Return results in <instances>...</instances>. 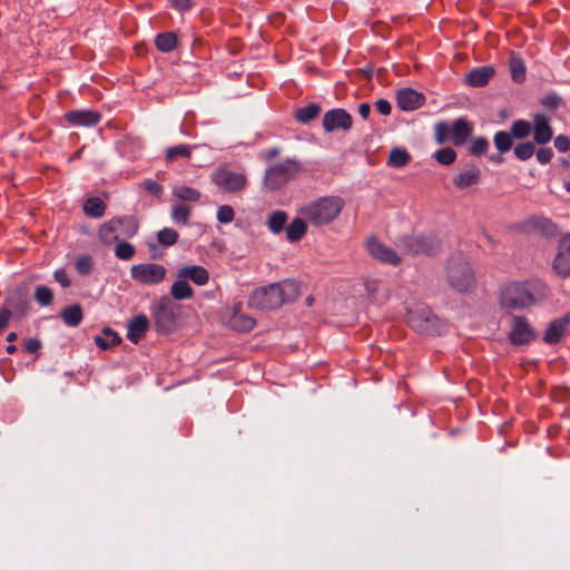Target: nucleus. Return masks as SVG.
<instances>
[{
	"mask_svg": "<svg viewBox=\"0 0 570 570\" xmlns=\"http://www.w3.org/2000/svg\"><path fill=\"white\" fill-rule=\"evenodd\" d=\"M534 154L538 161L542 165L550 163L553 157V150L550 147L540 148Z\"/></svg>",
	"mask_w": 570,
	"mask_h": 570,
	"instance_id": "53",
	"label": "nucleus"
},
{
	"mask_svg": "<svg viewBox=\"0 0 570 570\" xmlns=\"http://www.w3.org/2000/svg\"><path fill=\"white\" fill-rule=\"evenodd\" d=\"M191 155V149L187 145H178L167 148L166 150V160L171 163L176 160L178 157L189 158Z\"/></svg>",
	"mask_w": 570,
	"mask_h": 570,
	"instance_id": "44",
	"label": "nucleus"
},
{
	"mask_svg": "<svg viewBox=\"0 0 570 570\" xmlns=\"http://www.w3.org/2000/svg\"><path fill=\"white\" fill-rule=\"evenodd\" d=\"M344 200L338 196H324L299 207L298 213L313 226H323L338 217Z\"/></svg>",
	"mask_w": 570,
	"mask_h": 570,
	"instance_id": "3",
	"label": "nucleus"
},
{
	"mask_svg": "<svg viewBox=\"0 0 570 570\" xmlns=\"http://www.w3.org/2000/svg\"><path fill=\"white\" fill-rule=\"evenodd\" d=\"M8 307L12 314L23 316L29 309L28 294L24 289L18 288L9 293L6 298L4 306Z\"/></svg>",
	"mask_w": 570,
	"mask_h": 570,
	"instance_id": "19",
	"label": "nucleus"
},
{
	"mask_svg": "<svg viewBox=\"0 0 570 570\" xmlns=\"http://www.w3.org/2000/svg\"><path fill=\"white\" fill-rule=\"evenodd\" d=\"M167 268L156 263H140L130 267V277L142 285L155 286L164 282Z\"/></svg>",
	"mask_w": 570,
	"mask_h": 570,
	"instance_id": "9",
	"label": "nucleus"
},
{
	"mask_svg": "<svg viewBox=\"0 0 570 570\" xmlns=\"http://www.w3.org/2000/svg\"><path fill=\"white\" fill-rule=\"evenodd\" d=\"M288 215L284 210H274L268 216L266 225L273 234H279L285 229Z\"/></svg>",
	"mask_w": 570,
	"mask_h": 570,
	"instance_id": "30",
	"label": "nucleus"
},
{
	"mask_svg": "<svg viewBox=\"0 0 570 570\" xmlns=\"http://www.w3.org/2000/svg\"><path fill=\"white\" fill-rule=\"evenodd\" d=\"M364 286H365V292H366L367 297L371 301H374L375 299V293H376V291L379 288V282L374 281V279H370V281L365 282Z\"/></svg>",
	"mask_w": 570,
	"mask_h": 570,
	"instance_id": "56",
	"label": "nucleus"
},
{
	"mask_svg": "<svg viewBox=\"0 0 570 570\" xmlns=\"http://www.w3.org/2000/svg\"><path fill=\"white\" fill-rule=\"evenodd\" d=\"M299 295L298 283L283 279L255 288L247 301V306L257 311H272L295 301Z\"/></svg>",
	"mask_w": 570,
	"mask_h": 570,
	"instance_id": "2",
	"label": "nucleus"
},
{
	"mask_svg": "<svg viewBox=\"0 0 570 570\" xmlns=\"http://www.w3.org/2000/svg\"><path fill=\"white\" fill-rule=\"evenodd\" d=\"M170 295L177 301H183L191 298L194 291L184 278H177L170 287Z\"/></svg>",
	"mask_w": 570,
	"mask_h": 570,
	"instance_id": "31",
	"label": "nucleus"
},
{
	"mask_svg": "<svg viewBox=\"0 0 570 570\" xmlns=\"http://www.w3.org/2000/svg\"><path fill=\"white\" fill-rule=\"evenodd\" d=\"M396 101L400 109L412 111L423 105L424 96L412 88H403L397 91Z\"/></svg>",
	"mask_w": 570,
	"mask_h": 570,
	"instance_id": "18",
	"label": "nucleus"
},
{
	"mask_svg": "<svg viewBox=\"0 0 570 570\" xmlns=\"http://www.w3.org/2000/svg\"><path fill=\"white\" fill-rule=\"evenodd\" d=\"M537 336L535 331L524 316H514L509 334L513 345H525L532 342Z\"/></svg>",
	"mask_w": 570,
	"mask_h": 570,
	"instance_id": "11",
	"label": "nucleus"
},
{
	"mask_svg": "<svg viewBox=\"0 0 570 570\" xmlns=\"http://www.w3.org/2000/svg\"><path fill=\"white\" fill-rule=\"evenodd\" d=\"M136 254V248L132 244L120 240L115 246V256L120 261H130Z\"/></svg>",
	"mask_w": 570,
	"mask_h": 570,
	"instance_id": "40",
	"label": "nucleus"
},
{
	"mask_svg": "<svg viewBox=\"0 0 570 570\" xmlns=\"http://www.w3.org/2000/svg\"><path fill=\"white\" fill-rule=\"evenodd\" d=\"M409 324L415 331L429 335H440L443 332L441 320L425 307L410 312Z\"/></svg>",
	"mask_w": 570,
	"mask_h": 570,
	"instance_id": "8",
	"label": "nucleus"
},
{
	"mask_svg": "<svg viewBox=\"0 0 570 570\" xmlns=\"http://www.w3.org/2000/svg\"><path fill=\"white\" fill-rule=\"evenodd\" d=\"M552 268L558 276L562 278L570 277V234L559 240Z\"/></svg>",
	"mask_w": 570,
	"mask_h": 570,
	"instance_id": "13",
	"label": "nucleus"
},
{
	"mask_svg": "<svg viewBox=\"0 0 570 570\" xmlns=\"http://www.w3.org/2000/svg\"><path fill=\"white\" fill-rule=\"evenodd\" d=\"M235 212L229 205H222L217 209V220L222 224H228L234 220Z\"/></svg>",
	"mask_w": 570,
	"mask_h": 570,
	"instance_id": "50",
	"label": "nucleus"
},
{
	"mask_svg": "<svg viewBox=\"0 0 570 570\" xmlns=\"http://www.w3.org/2000/svg\"><path fill=\"white\" fill-rule=\"evenodd\" d=\"M548 287L540 279L510 282L500 289L499 303L504 309H525L547 297Z\"/></svg>",
	"mask_w": 570,
	"mask_h": 570,
	"instance_id": "1",
	"label": "nucleus"
},
{
	"mask_svg": "<svg viewBox=\"0 0 570 570\" xmlns=\"http://www.w3.org/2000/svg\"><path fill=\"white\" fill-rule=\"evenodd\" d=\"M554 147L560 153H566L570 149V138L566 135H559L554 138Z\"/></svg>",
	"mask_w": 570,
	"mask_h": 570,
	"instance_id": "54",
	"label": "nucleus"
},
{
	"mask_svg": "<svg viewBox=\"0 0 570 570\" xmlns=\"http://www.w3.org/2000/svg\"><path fill=\"white\" fill-rule=\"evenodd\" d=\"M307 220L302 217L294 218L291 224L285 227L286 238L289 243L301 240L307 232Z\"/></svg>",
	"mask_w": 570,
	"mask_h": 570,
	"instance_id": "26",
	"label": "nucleus"
},
{
	"mask_svg": "<svg viewBox=\"0 0 570 570\" xmlns=\"http://www.w3.org/2000/svg\"><path fill=\"white\" fill-rule=\"evenodd\" d=\"M434 139L438 145L450 140V126L446 122L440 121L434 126Z\"/></svg>",
	"mask_w": 570,
	"mask_h": 570,
	"instance_id": "49",
	"label": "nucleus"
},
{
	"mask_svg": "<svg viewBox=\"0 0 570 570\" xmlns=\"http://www.w3.org/2000/svg\"><path fill=\"white\" fill-rule=\"evenodd\" d=\"M473 126L464 118L455 119L450 126V141L459 147L465 144L472 134Z\"/></svg>",
	"mask_w": 570,
	"mask_h": 570,
	"instance_id": "21",
	"label": "nucleus"
},
{
	"mask_svg": "<svg viewBox=\"0 0 570 570\" xmlns=\"http://www.w3.org/2000/svg\"><path fill=\"white\" fill-rule=\"evenodd\" d=\"M494 68L491 66H482L472 69L465 76V81L469 86L480 88L485 86L490 79L494 76Z\"/></svg>",
	"mask_w": 570,
	"mask_h": 570,
	"instance_id": "25",
	"label": "nucleus"
},
{
	"mask_svg": "<svg viewBox=\"0 0 570 570\" xmlns=\"http://www.w3.org/2000/svg\"><path fill=\"white\" fill-rule=\"evenodd\" d=\"M191 209L186 204H176L171 209V218L175 223L186 225L190 217Z\"/></svg>",
	"mask_w": 570,
	"mask_h": 570,
	"instance_id": "41",
	"label": "nucleus"
},
{
	"mask_svg": "<svg viewBox=\"0 0 570 570\" xmlns=\"http://www.w3.org/2000/svg\"><path fill=\"white\" fill-rule=\"evenodd\" d=\"M156 326L160 331H170L175 324V313L170 307V299L163 297L154 312Z\"/></svg>",
	"mask_w": 570,
	"mask_h": 570,
	"instance_id": "16",
	"label": "nucleus"
},
{
	"mask_svg": "<svg viewBox=\"0 0 570 570\" xmlns=\"http://www.w3.org/2000/svg\"><path fill=\"white\" fill-rule=\"evenodd\" d=\"M174 196L179 198L183 202H198L200 198V193L188 186H177L173 190Z\"/></svg>",
	"mask_w": 570,
	"mask_h": 570,
	"instance_id": "39",
	"label": "nucleus"
},
{
	"mask_svg": "<svg viewBox=\"0 0 570 570\" xmlns=\"http://www.w3.org/2000/svg\"><path fill=\"white\" fill-rule=\"evenodd\" d=\"M489 140L485 137H476L471 140L469 153L473 156H481L488 151Z\"/></svg>",
	"mask_w": 570,
	"mask_h": 570,
	"instance_id": "48",
	"label": "nucleus"
},
{
	"mask_svg": "<svg viewBox=\"0 0 570 570\" xmlns=\"http://www.w3.org/2000/svg\"><path fill=\"white\" fill-rule=\"evenodd\" d=\"M376 110L384 116H387L391 114L392 107L391 104L386 99H379L375 102Z\"/></svg>",
	"mask_w": 570,
	"mask_h": 570,
	"instance_id": "58",
	"label": "nucleus"
},
{
	"mask_svg": "<svg viewBox=\"0 0 570 570\" xmlns=\"http://www.w3.org/2000/svg\"><path fill=\"white\" fill-rule=\"evenodd\" d=\"M301 169V163L287 158L266 168L263 184L268 190H277L293 179Z\"/></svg>",
	"mask_w": 570,
	"mask_h": 570,
	"instance_id": "5",
	"label": "nucleus"
},
{
	"mask_svg": "<svg viewBox=\"0 0 570 570\" xmlns=\"http://www.w3.org/2000/svg\"><path fill=\"white\" fill-rule=\"evenodd\" d=\"M569 323L570 315H564L550 322L544 332L543 341L550 345L559 343L566 334Z\"/></svg>",
	"mask_w": 570,
	"mask_h": 570,
	"instance_id": "20",
	"label": "nucleus"
},
{
	"mask_svg": "<svg viewBox=\"0 0 570 570\" xmlns=\"http://www.w3.org/2000/svg\"><path fill=\"white\" fill-rule=\"evenodd\" d=\"M533 140L538 145H546L553 138V130L550 125V118L544 114L533 116Z\"/></svg>",
	"mask_w": 570,
	"mask_h": 570,
	"instance_id": "17",
	"label": "nucleus"
},
{
	"mask_svg": "<svg viewBox=\"0 0 570 570\" xmlns=\"http://www.w3.org/2000/svg\"><path fill=\"white\" fill-rule=\"evenodd\" d=\"M321 112V107L317 104H309L305 107L298 108L295 112V119L301 124H308L315 119Z\"/></svg>",
	"mask_w": 570,
	"mask_h": 570,
	"instance_id": "35",
	"label": "nucleus"
},
{
	"mask_svg": "<svg viewBox=\"0 0 570 570\" xmlns=\"http://www.w3.org/2000/svg\"><path fill=\"white\" fill-rule=\"evenodd\" d=\"M433 157L435 158V160L439 164L444 165V166H450L455 161L456 153L454 149L446 147V148H441V149L436 150L434 153Z\"/></svg>",
	"mask_w": 570,
	"mask_h": 570,
	"instance_id": "45",
	"label": "nucleus"
},
{
	"mask_svg": "<svg viewBox=\"0 0 570 570\" xmlns=\"http://www.w3.org/2000/svg\"><path fill=\"white\" fill-rule=\"evenodd\" d=\"M60 317L67 326L76 327L82 321V308L79 304L70 305L61 311Z\"/></svg>",
	"mask_w": 570,
	"mask_h": 570,
	"instance_id": "27",
	"label": "nucleus"
},
{
	"mask_svg": "<svg viewBox=\"0 0 570 570\" xmlns=\"http://www.w3.org/2000/svg\"><path fill=\"white\" fill-rule=\"evenodd\" d=\"M55 276V279L62 286V287H68L70 286L71 284V281L70 278L68 277V275L66 274V272L63 269H58L53 274Z\"/></svg>",
	"mask_w": 570,
	"mask_h": 570,
	"instance_id": "59",
	"label": "nucleus"
},
{
	"mask_svg": "<svg viewBox=\"0 0 570 570\" xmlns=\"http://www.w3.org/2000/svg\"><path fill=\"white\" fill-rule=\"evenodd\" d=\"M410 160L411 155L406 151V149L395 147L390 151L386 164L393 168H402L406 166Z\"/></svg>",
	"mask_w": 570,
	"mask_h": 570,
	"instance_id": "32",
	"label": "nucleus"
},
{
	"mask_svg": "<svg viewBox=\"0 0 570 570\" xmlns=\"http://www.w3.org/2000/svg\"><path fill=\"white\" fill-rule=\"evenodd\" d=\"M171 6L178 11H187L193 6V0H169Z\"/></svg>",
	"mask_w": 570,
	"mask_h": 570,
	"instance_id": "60",
	"label": "nucleus"
},
{
	"mask_svg": "<svg viewBox=\"0 0 570 570\" xmlns=\"http://www.w3.org/2000/svg\"><path fill=\"white\" fill-rule=\"evenodd\" d=\"M213 184L225 193L234 194L243 190L247 184V178L242 173L229 170L227 167H218L212 174Z\"/></svg>",
	"mask_w": 570,
	"mask_h": 570,
	"instance_id": "10",
	"label": "nucleus"
},
{
	"mask_svg": "<svg viewBox=\"0 0 570 570\" xmlns=\"http://www.w3.org/2000/svg\"><path fill=\"white\" fill-rule=\"evenodd\" d=\"M366 249L368 254L385 264H391L393 266H396L401 263V258L397 255V253L377 240L375 237H371L366 243Z\"/></svg>",
	"mask_w": 570,
	"mask_h": 570,
	"instance_id": "15",
	"label": "nucleus"
},
{
	"mask_svg": "<svg viewBox=\"0 0 570 570\" xmlns=\"http://www.w3.org/2000/svg\"><path fill=\"white\" fill-rule=\"evenodd\" d=\"M446 278L450 286L460 293L468 292L475 283L470 264L461 256L451 257L449 261Z\"/></svg>",
	"mask_w": 570,
	"mask_h": 570,
	"instance_id": "6",
	"label": "nucleus"
},
{
	"mask_svg": "<svg viewBox=\"0 0 570 570\" xmlns=\"http://www.w3.org/2000/svg\"><path fill=\"white\" fill-rule=\"evenodd\" d=\"M95 343L99 348L107 350L114 345L120 344L121 337L110 327H105L102 335H97L95 337Z\"/></svg>",
	"mask_w": 570,
	"mask_h": 570,
	"instance_id": "29",
	"label": "nucleus"
},
{
	"mask_svg": "<svg viewBox=\"0 0 570 570\" xmlns=\"http://www.w3.org/2000/svg\"><path fill=\"white\" fill-rule=\"evenodd\" d=\"M396 246L410 255H435L441 249L440 240L433 235H410L399 238Z\"/></svg>",
	"mask_w": 570,
	"mask_h": 570,
	"instance_id": "7",
	"label": "nucleus"
},
{
	"mask_svg": "<svg viewBox=\"0 0 570 570\" xmlns=\"http://www.w3.org/2000/svg\"><path fill=\"white\" fill-rule=\"evenodd\" d=\"M495 148L500 154L509 151L513 146V136L508 131H497L493 137Z\"/></svg>",
	"mask_w": 570,
	"mask_h": 570,
	"instance_id": "37",
	"label": "nucleus"
},
{
	"mask_svg": "<svg viewBox=\"0 0 570 570\" xmlns=\"http://www.w3.org/2000/svg\"><path fill=\"white\" fill-rule=\"evenodd\" d=\"M256 325V321L245 314L232 315L229 326L237 332H249Z\"/></svg>",
	"mask_w": 570,
	"mask_h": 570,
	"instance_id": "33",
	"label": "nucleus"
},
{
	"mask_svg": "<svg viewBox=\"0 0 570 570\" xmlns=\"http://www.w3.org/2000/svg\"><path fill=\"white\" fill-rule=\"evenodd\" d=\"M353 124L351 115L342 108H335L326 111L323 116V128L326 132L335 130L347 131Z\"/></svg>",
	"mask_w": 570,
	"mask_h": 570,
	"instance_id": "12",
	"label": "nucleus"
},
{
	"mask_svg": "<svg viewBox=\"0 0 570 570\" xmlns=\"http://www.w3.org/2000/svg\"><path fill=\"white\" fill-rule=\"evenodd\" d=\"M514 156L522 161L529 160L535 153V146L532 141L518 144L513 149Z\"/></svg>",
	"mask_w": 570,
	"mask_h": 570,
	"instance_id": "43",
	"label": "nucleus"
},
{
	"mask_svg": "<svg viewBox=\"0 0 570 570\" xmlns=\"http://www.w3.org/2000/svg\"><path fill=\"white\" fill-rule=\"evenodd\" d=\"M177 278H184L187 283L191 281L198 286H204L209 281V274L203 266L188 265L178 269Z\"/></svg>",
	"mask_w": 570,
	"mask_h": 570,
	"instance_id": "22",
	"label": "nucleus"
},
{
	"mask_svg": "<svg viewBox=\"0 0 570 570\" xmlns=\"http://www.w3.org/2000/svg\"><path fill=\"white\" fill-rule=\"evenodd\" d=\"M541 104L550 110H556L562 105V98L556 94L548 95L542 98Z\"/></svg>",
	"mask_w": 570,
	"mask_h": 570,
	"instance_id": "52",
	"label": "nucleus"
},
{
	"mask_svg": "<svg viewBox=\"0 0 570 570\" xmlns=\"http://www.w3.org/2000/svg\"><path fill=\"white\" fill-rule=\"evenodd\" d=\"M371 112V106L367 102H362L358 106V114L363 119H367Z\"/></svg>",
	"mask_w": 570,
	"mask_h": 570,
	"instance_id": "62",
	"label": "nucleus"
},
{
	"mask_svg": "<svg viewBox=\"0 0 570 570\" xmlns=\"http://www.w3.org/2000/svg\"><path fill=\"white\" fill-rule=\"evenodd\" d=\"M40 347H41V343L37 338H29L24 343V348L29 353H37L40 350Z\"/></svg>",
	"mask_w": 570,
	"mask_h": 570,
	"instance_id": "61",
	"label": "nucleus"
},
{
	"mask_svg": "<svg viewBox=\"0 0 570 570\" xmlns=\"http://www.w3.org/2000/svg\"><path fill=\"white\" fill-rule=\"evenodd\" d=\"M65 117H66V120L70 125L76 126V127L95 126L101 119V116L98 112L91 111V110H72V111H69L68 114H66Z\"/></svg>",
	"mask_w": 570,
	"mask_h": 570,
	"instance_id": "24",
	"label": "nucleus"
},
{
	"mask_svg": "<svg viewBox=\"0 0 570 570\" xmlns=\"http://www.w3.org/2000/svg\"><path fill=\"white\" fill-rule=\"evenodd\" d=\"M278 154H279V149H277V148H271V149H268V150L266 151V154H265V158H266L267 160H271V159L275 158Z\"/></svg>",
	"mask_w": 570,
	"mask_h": 570,
	"instance_id": "63",
	"label": "nucleus"
},
{
	"mask_svg": "<svg viewBox=\"0 0 570 570\" xmlns=\"http://www.w3.org/2000/svg\"><path fill=\"white\" fill-rule=\"evenodd\" d=\"M145 189L154 196L159 197L163 193V187L155 180L148 179L144 181Z\"/></svg>",
	"mask_w": 570,
	"mask_h": 570,
	"instance_id": "55",
	"label": "nucleus"
},
{
	"mask_svg": "<svg viewBox=\"0 0 570 570\" xmlns=\"http://www.w3.org/2000/svg\"><path fill=\"white\" fill-rule=\"evenodd\" d=\"M105 203L98 197L88 198L83 205L85 214L92 218L102 217L105 214Z\"/></svg>",
	"mask_w": 570,
	"mask_h": 570,
	"instance_id": "34",
	"label": "nucleus"
},
{
	"mask_svg": "<svg viewBox=\"0 0 570 570\" xmlns=\"http://www.w3.org/2000/svg\"><path fill=\"white\" fill-rule=\"evenodd\" d=\"M177 35L173 31L158 33L155 38V46L161 52L173 51L177 47Z\"/></svg>",
	"mask_w": 570,
	"mask_h": 570,
	"instance_id": "28",
	"label": "nucleus"
},
{
	"mask_svg": "<svg viewBox=\"0 0 570 570\" xmlns=\"http://www.w3.org/2000/svg\"><path fill=\"white\" fill-rule=\"evenodd\" d=\"M178 236L175 229L165 227L158 232L157 239L160 245L173 246L178 240Z\"/></svg>",
	"mask_w": 570,
	"mask_h": 570,
	"instance_id": "47",
	"label": "nucleus"
},
{
	"mask_svg": "<svg viewBox=\"0 0 570 570\" xmlns=\"http://www.w3.org/2000/svg\"><path fill=\"white\" fill-rule=\"evenodd\" d=\"M12 312L8 307L0 309V333L8 326Z\"/></svg>",
	"mask_w": 570,
	"mask_h": 570,
	"instance_id": "57",
	"label": "nucleus"
},
{
	"mask_svg": "<svg viewBox=\"0 0 570 570\" xmlns=\"http://www.w3.org/2000/svg\"><path fill=\"white\" fill-rule=\"evenodd\" d=\"M35 299L40 306H49L53 301L52 291L43 285L37 286L35 289Z\"/></svg>",
	"mask_w": 570,
	"mask_h": 570,
	"instance_id": "46",
	"label": "nucleus"
},
{
	"mask_svg": "<svg viewBox=\"0 0 570 570\" xmlns=\"http://www.w3.org/2000/svg\"><path fill=\"white\" fill-rule=\"evenodd\" d=\"M489 159H490V161L495 163V164H500V163L503 161V157L501 155H499V154L498 155H491L489 157Z\"/></svg>",
	"mask_w": 570,
	"mask_h": 570,
	"instance_id": "64",
	"label": "nucleus"
},
{
	"mask_svg": "<svg viewBox=\"0 0 570 570\" xmlns=\"http://www.w3.org/2000/svg\"><path fill=\"white\" fill-rule=\"evenodd\" d=\"M92 258L88 255H82L76 261V268L81 275H88L92 269Z\"/></svg>",
	"mask_w": 570,
	"mask_h": 570,
	"instance_id": "51",
	"label": "nucleus"
},
{
	"mask_svg": "<svg viewBox=\"0 0 570 570\" xmlns=\"http://www.w3.org/2000/svg\"><path fill=\"white\" fill-rule=\"evenodd\" d=\"M513 81L521 83L525 79V66L521 57L512 55L509 61Z\"/></svg>",
	"mask_w": 570,
	"mask_h": 570,
	"instance_id": "36",
	"label": "nucleus"
},
{
	"mask_svg": "<svg viewBox=\"0 0 570 570\" xmlns=\"http://www.w3.org/2000/svg\"><path fill=\"white\" fill-rule=\"evenodd\" d=\"M149 320L146 315L139 314L129 321L127 325V338L137 344L149 330Z\"/></svg>",
	"mask_w": 570,
	"mask_h": 570,
	"instance_id": "23",
	"label": "nucleus"
},
{
	"mask_svg": "<svg viewBox=\"0 0 570 570\" xmlns=\"http://www.w3.org/2000/svg\"><path fill=\"white\" fill-rule=\"evenodd\" d=\"M534 228L539 229L546 236H554L557 234V225L546 217H535L532 219Z\"/></svg>",
	"mask_w": 570,
	"mask_h": 570,
	"instance_id": "42",
	"label": "nucleus"
},
{
	"mask_svg": "<svg viewBox=\"0 0 570 570\" xmlns=\"http://www.w3.org/2000/svg\"><path fill=\"white\" fill-rule=\"evenodd\" d=\"M139 229L138 219L132 215L114 217L104 223L98 230L101 243L110 245L119 238H131Z\"/></svg>",
	"mask_w": 570,
	"mask_h": 570,
	"instance_id": "4",
	"label": "nucleus"
},
{
	"mask_svg": "<svg viewBox=\"0 0 570 570\" xmlns=\"http://www.w3.org/2000/svg\"><path fill=\"white\" fill-rule=\"evenodd\" d=\"M532 130V125L528 120L518 119L511 124L510 132L515 139H525Z\"/></svg>",
	"mask_w": 570,
	"mask_h": 570,
	"instance_id": "38",
	"label": "nucleus"
},
{
	"mask_svg": "<svg viewBox=\"0 0 570 570\" xmlns=\"http://www.w3.org/2000/svg\"><path fill=\"white\" fill-rule=\"evenodd\" d=\"M481 181V169L478 165L469 161L452 177L453 186L463 190L478 185Z\"/></svg>",
	"mask_w": 570,
	"mask_h": 570,
	"instance_id": "14",
	"label": "nucleus"
}]
</instances>
